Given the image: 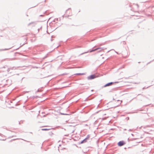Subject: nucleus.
Wrapping results in <instances>:
<instances>
[{"label": "nucleus", "instance_id": "nucleus-4", "mask_svg": "<svg viewBox=\"0 0 154 154\" xmlns=\"http://www.w3.org/2000/svg\"><path fill=\"white\" fill-rule=\"evenodd\" d=\"M113 82H111L109 83H108L104 85V87H106L108 86H109L113 84Z\"/></svg>", "mask_w": 154, "mask_h": 154}, {"label": "nucleus", "instance_id": "nucleus-2", "mask_svg": "<svg viewBox=\"0 0 154 154\" xmlns=\"http://www.w3.org/2000/svg\"><path fill=\"white\" fill-rule=\"evenodd\" d=\"M89 137H90L89 135H88L87 137L85 139H84L83 140H82V141L81 143H83L85 142H86L87 140L88 139H89Z\"/></svg>", "mask_w": 154, "mask_h": 154}, {"label": "nucleus", "instance_id": "nucleus-3", "mask_svg": "<svg viewBox=\"0 0 154 154\" xmlns=\"http://www.w3.org/2000/svg\"><path fill=\"white\" fill-rule=\"evenodd\" d=\"M95 75H92L88 77V79H91L95 78Z\"/></svg>", "mask_w": 154, "mask_h": 154}, {"label": "nucleus", "instance_id": "nucleus-1", "mask_svg": "<svg viewBox=\"0 0 154 154\" xmlns=\"http://www.w3.org/2000/svg\"><path fill=\"white\" fill-rule=\"evenodd\" d=\"M125 143L123 141H120L118 142V145L119 146H122L125 144Z\"/></svg>", "mask_w": 154, "mask_h": 154}, {"label": "nucleus", "instance_id": "nucleus-5", "mask_svg": "<svg viewBox=\"0 0 154 154\" xmlns=\"http://www.w3.org/2000/svg\"><path fill=\"white\" fill-rule=\"evenodd\" d=\"M99 49H101V50L100 51H101L102 50H103V49H102V48H96L94 50H91V51H90V52H93V51H96Z\"/></svg>", "mask_w": 154, "mask_h": 154}]
</instances>
